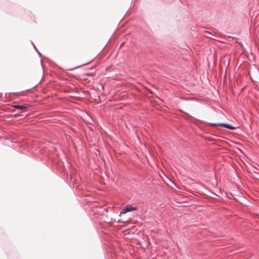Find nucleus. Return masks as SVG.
I'll return each mask as SVG.
<instances>
[{"instance_id": "1", "label": "nucleus", "mask_w": 259, "mask_h": 259, "mask_svg": "<svg viewBox=\"0 0 259 259\" xmlns=\"http://www.w3.org/2000/svg\"><path fill=\"white\" fill-rule=\"evenodd\" d=\"M211 125H212L213 126H222V127H226V128H227L228 129H230V130H234L235 129V127L232 126V125H229V124H226V123H211Z\"/></svg>"}, {"instance_id": "2", "label": "nucleus", "mask_w": 259, "mask_h": 259, "mask_svg": "<svg viewBox=\"0 0 259 259\" xmlns=\"http://www.w3.org/2000/svg\"><path fill=\"white\" fill-rule=\"evenodd\" d=\"M137 208L136 207L132 206H127L126 207L123 208L120 213V214H124L127 212H130L131 211L136 210Z\"/></svg>"}, {"instance_id": "3", "label": "nucleus", "mask_w": 259, "mask_h": 259, "mask_svg": "<svg viewBox=\"0 0 259 259\" xmlns=\"http://www.w3.org/2000/svg\"><path fill=\"white\" fill-rule=\"evenodd\" d=\"M13 107H14V108H15L16 109H20V110H24V109H26V108H27V107L24 105H14Z\"/></svg>"}]
</instances>
